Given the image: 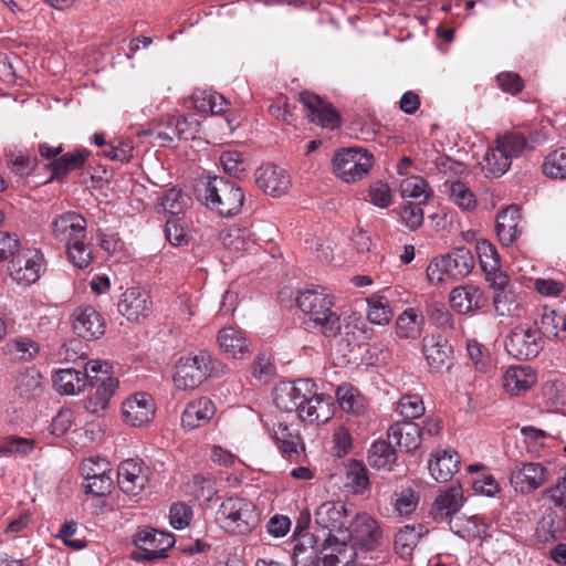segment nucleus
Segmentation results:
<instances>
[{"label":"nucleus","mask_w":566,"mask_h":566,"mask_svg":"<svg viewBox=\"0 0 566 566\" xmlns=\"http://www.w3.org/2000/svg\"><path fill=\"white\" fill-rule=\"evenodd\" d=\"M113 484L114 483L111 473H106L99 476H94L92 479H86L84 488L86 493H90L94 496H105L111 493Z\"/></svg>","instance_id":"680f3d73"},{"label":"nucleus","mask_w":566,"mask_h":566,"mask_svg":"<svg viewBox=\"0 0 566 566\" xmlns=\"http://www.w3.org/2000/svg\"><path fill=\"white\" fill-rule=\"evenodd\" d=\"M150 475V468L144 461L126 459L118 465L117 483L124 493L137 495L146 488Z\"/></svg>","instance_id":"f8f14e48"},{"label":"nucleus","mask_w":566,"mask_h":566,"mask_svg":"<svg viewBox=\"0 0 566 566\" xmlns=\"http://www.w3.org/2000/svg\"><path fill=\"white\" fill-rule=\"evenodd\" d=\"M35 446L34 439H27L18 436H8L0 442V454L10 457H24L29 454Z\"/></svg>","instance_id":"09e8293b"},{"label":"nucleus","mask_w":566,"mask_h":566,"mask_svg":"<svg viewBox=\"0 0 566 566\" xmlns=\"http://www.w3.org/2000/svg\"><path fill=\"white\" fill-rule=\"evenodd\" d=\"M446 186L448 187L450 200L459 208L463 210H471L475 207V197L465 184L454 181Z\"/></svg>","instance_id":"3c124183"},{"label":"nucleus","mask_w":566,"mask_h":566,"mask_svg":"<svg viewBox=\"0 0 566 566\" xmlns=\"http://www.w3.org/2000/svg\"><path fill=\"white\" fill-rule=\"evenodd\" d=\"M155 415L153 398L145 392H137L126 399L122 407V416L126 423L140 427L151 421Z\"/></svg>","instance_id":"f3484780"},{"label":"nucleus","mask_w":566,"mask_h":566,"mask_svg":"<svg viewBox=\"0 0 566 566\" xmlns=\"http://www.w3.org/2000/svg\"><path fill=\"white\" fill-rule=\"evenodd\" d=\"M493 306L500 316H513L518 312L521 306L518 294L514 287L494 292Z\"/></svg>","instance_id":"a18cd8bd"},{"label":"nucleus","mask_w":566,"mask_h":566,"mask_svg":"<svg viewBox=\"0 0 566 566\" xmlns=\"http://www.w3.org/2000/svg\"><path fill=\"white\" fill-rule=\"evenodd\" d=\"M348 533L350 534L348 545L354 547L355 551L357 546L365 551H371L381 541V531L376 520L367 513L353 514Z\"/></svg>","instance_id":"9b49d317"},{"label":"nucleus","mask_w":566,"mask_h":566,"mask_svg":"<svg viewBox=\"0 0 566 566\" xmlns=\"http://www.w3.org/2000/svg\"><path fill=\"white\" fill-rule=\"evenodd\" d=\"M216 413L214 403L207 397H200L187 403L181 415V426L187 430L207 424Z\"/></svg>","instance_id":"393cba45"},{"label":"nucleus","mask_w":566,"mask_h":566,"mask_svg":"<svg viewBox=\"0 0 566 566\" xmlns=\"http://www.w3.org/2000/svg\"><path fill=\"white\" fill-rule=\"evenodd\" d=\"M424 326L423 315L413 307L406 308L396 319V335L401 339H417Z\"/></svg>","instance_id":"2f4dec72"},{"label":"nucleus","mask_w":566,"mask_h":566,"mask_svg":"<svg viewBox=\"0 0 566 566\" xmlns=\"http://www.w3.org/2000/svg\"><path fill=\"white\" fill-rule=\"evenodd\" d=\"M460 459L451 450H438L429 460L428 469L431 476L438 482H447L458 471Z\"/></svg>","instance_id":"c85d7f7f"},{"label":"nucleus","mask_w":566,"mask_h":566,"mask_svg":"<svg viewBox=\"0 0 566 566\" xmlns=\"http://www.w3.org/2000/svg\"><path fill=\"white\" fill-rule=\"evenodd\" d=\"M81 470L84 480L112 472L109 462L102 458L86 459L83 461Z\"/></svg>","instance_id":"774afa93"},{"label":"nucleus","mask_w":566,"mask_h":566,"mask_svg":"<svg viewBox=\"0 0 566 566\" xmlns=\"http://www.w3.org/2000/svg\"><path fill=\"white\" fill-rule=\"evenodd\" d=\"M422 352L431 368L438 371L449 368L452 349L441 335L431 334L423 337Z\"/></svg>","instance_id":"b1692460"},{"label":"nucleus","mask_w":566,"mask_h":566,"mask_svg":"<svg viewBox=\"0 0 566 566\" xmlns=\"http://www.w3.org/2000/svg\"><path fill=\"white\" fill-rule=\"evenodd\" d=\"M86 239L76 240L66 247L69 260L78 269L87 268L93 260L92 248Z\"/></svg>","instance_id":"603ef678"},{"label":"nucleus","mask_w":566,"mask_h":566,"mask_svg":"<svg viewBox=\"0 0 566 566\" xmlns=\"http://www.w3.org/2000/svg\"><path fill=\"white\" fill-rule=\"evenodd\" d=\"M387 439L407 452L418 449L421 444L422 430L418 423L396 422L391 424L387 432Z\"/></svg>","instance_id":"a878e982"},{"label":"nucleus","mask_w":566,"mask_h":566,"mask_svg":"<svg viewBox=\"0 0 566 566\" xmlns=\"http://www.w3.org/2000/svg\"><path fill=\"white\" fill-rule=\"evenodd\" d=\"M133 542L140 551L136 559L156 560L167 556L166 553L174 546L175 538L171 534L151 527H139L134 535Z\"/></svg>","instance_id":"6e6552de"},{"label":"nucleus","mask_w":566,"mask_h":566,"mask_svg":"<svg viewBox=\"0 0 566 566\" xmlns=\"http://www.w3.org/2000/svg\"><path fill=\"white\" fill-rule=\"evenodd\" d=\"M3 353L14 360L31 361L40 353V345L30 337L19 336L4 344Z\"/></svg>","instance_id":"4c0bfd02"},{"label":"nucleus","mask_w":566,"mask_h":566,"mask_svg":"<svg viewBox=\"0 0 566 566\" xmlns=\"http://www.w3.org/2000/svg\"><path fill=\"white\" fill-rule=\"evenodd\" d=\"M542 336L557 337L560 339L566 338V315L544 307L541 315L539 328H537Z\"/></svg>","instance_id":"ea45409f"},{"label":"nucleus","mask_w":566,"mask_h":566,"mask_svg":"<svg viewBox=\"0 0 566 566\" xmlns=\"http://www.w3.org/2000/svg\"><path fill=\"white\" fill-rule=\"evenodd\" d=\"M463 489L460 484H452L441 492L434 500L431 515L436 522L453 524L452 515L463 506Z\"/></svg>","instance_id":"dca6fc26"},{"label":"nucleus","mask_w":566,"mask_h":566,"mask_svg":"<svg viewBox=\"0 0 566 566\" xmlns=\"http://www.w3.org/2000/svg\"><path fill=\"white\" fill-rule=\"evenodd\" d=\"M368 197L369 201L379 208H387L391 203L390 188L381 180L370 185Z\"/></svg>","instance_id":"0e129e2a"},{"label":"nucleus","mask_w":566,"mask_h":566,"mask_svg":"<svg viewBox=\"0 0 566 566\" xmlns=\"http://www.w3.org/2000/svg\"><path fill=\"white\" fill-rule=\"evenodd\" d=\"M111 366L102 360H88L84 367V376L91 385L101 384L109 375Z\"/></svg>","instance_id":"bf43d9fd"},{"label":"nucleus","mask_w":566,"mask_h":566,"mask_svg":"<svg viewBox=\"0 0 566 566\" xmlns=\"http://www.w3.org/2000/svg\"><path fill=\"white\" fill-rule=\"evenodd\" d=\"M255 182L272 197L285 195L291 187V178L286 170L273 164L262 165L256 169Z\"/></svg>","instance_id":"2eb2a0df"},{"label":"nucleus","mask_w":566,"mask_h":566,"mask_svg":"<svg viewBox=\"0 0 566 566\" xmlns=\"http://www.w3.org/2000/svg\"><path fill=\"white\" fill-rule=\"evenodd\" d=\"M544 348V339L537 328L526 325L515 326L505 338V349L518 360H528L538 356Z\"/></svg>","instance_id":"0eeeda50"},{"label":"nucleus","mask_w":566,"mask_h":566,"mask_svg":"<svg viewBox=\"0 0 566 566\" xmlns=\"http://www.w3.org/2000/svg\"><path fill=\"white\" fill-rule=\"evenodd\" d=\"M509 157L504 155L501 147L494 142V146L490 147L481 161L482 170L489 177H501L511 167Z\"/></svg>","instance_id":"a19ab883"},{"label":"nucleus","mask_w":566,"mask_h":566,"mask_svg":"<svg viewBox=\"0 0 566 566\" xmlns=\"http://www.w3.org/2000/svg\"><path fill=\"white\" fill-rule=\"evenodd\" d=\"M296 303L307 317L304 321L306 329H315L329 338L339 335L340 317L332 310L334 297L327 293L326 287L316 286L301 292Z\"/></svg>","instance_id":"f03ea898"},{"label":"nucleus","mask_w":566,"mask_h":566,"mask_svg":"<svg viewBox=\"0 0 566 566\" xmlns=\"http://www.w3.org/2000/svg\"><path fill=\"white\" fill-rule=\"evenodd\" d=\"M86 219L74 211L56 216L51 224L53 238L64 245L76 240L86 239Z\"/></svg>","instance_id":"ddd939ff"},{"label":"nucleus","mask_w":566,"mask_h":566,"mask_svg":"<svg viewBox=\"0 0 566 566\" xmlns=\"http://www.w3.org/2000/svg\"><path fill=\"white\" fill-rule=\"evenodd\" d=\"M153 311V302L147 291L140 287L127 289L118 302V312L128 321L139 322Z\"/></svg>","instance_id":"4468645a"},{"label":"nucleus","mask_w":566,"mask_h":566,"mask_svg":"<svg viewBox=\"0 0 566 566\" xmlns=\"http://www.w3.org/2000/svg\"><path fill=\"white\" fill-rule=\"evenodd\" d=\"M339 408L354 416H363L367 409V399L350 384H342L336 389Z\"/></svg>","instance_id":"473e14b6"},{"label":"nucleus","mask_w":566,"mask_h":566,"mask_svg":"<svg viewBox=\"0 0 566 566\" xmlns=\"http://www.w3.org/2000/svg\"><path fill=\"white\" fill-rule=\"evenodd\" d=\"M353 514V510H348L340 501L325 502L318 506L315 523L323 531L321 535L323 551L343 549L344 558L357 556L354 547L348 545L350 538L348 525Z\"/></svg>","instance_id":"f257e3e1"},{"label":"nucleus","mask_w":566,"mask_h":566,"mask_svg":"<svg viewBox=\"0 0 566 566\" xmlns=\"http://www.w3.org/2000/svg\"><path fill=\"white\" fill-rule=\"evenodd\" d=\"M217 520L228 533L242 535L258 525L259 513L251 501L243 497H229L221 503Z\"/></svg>","instance_id":"39448f33"},{"label":"nucleus","mask_w":566,"mask_h":566,"mask_svg":"<svg viewBox=\"0 0 566 566\" xmlns=\"http://www.w3.org/2000/svg\"><path fill=\"white\" fill-rule=\"evenodd\" d=\"M84 374L75 368L60 369L53 375V385L60 394L75 395L86 386Z\"/></svg>","instance_id":"e433bc0d"},{"label":"nucleus","mask_w":566,"mask_h":566,"mask_svg":"<svg viewBox=\"0 0 566 566\" xmlns=\"http://www.w3.org/2000/svg\"><path fill=\"white\" fill-rule=\"evenodd\" d=\"M9 272L18 284L35 283L44 272L43 254L38 250H19L10 261Z\"/></svg>","instance_id":"1a4fd4ad"},{"label":"nucleus","mask_w":566,"mask_h":566,"mask_svg":"<svg viewBox=\"0 0 566 566\" xmlns=\"http://www.w3.org/2000/svg\"><path fill=\"white\" fill-rule=\"evenodd\" d=\"M535 381L536 375L534 370L527 366L510 367L503 377L505 390L513 396L525 392Z\"/></svg>","instance_id":"7c9ffc66"},{"label":"nucleus","mask_w":566,"mask_h":566,"mask_svg":"<svg viewBox=\"0 0 566 566\" xmlns=\"http://www.w3.org/2000/svg\"><path fill=\"white\" fill-rule=\"evenodd\" d=\"M170 524L176 530L187 527L192 518V510L185 503H176L170 507Z\"/></svg>","instance_id":"69168bd1"},{"label":"nucleus","mask_w":566,"mask_h":566,"mask_svg":"<svg viewBox=\"0 0 566 566\" xmlns=\"http://www.w3.org/2000/svg\"><path fill=\"white\" fill-rule=\"evenodd\" d=\"M538 134H531L528 137L522 132L511 130L502 135H497L495 142L502 151L509 157L510 163L521 157L525 151L531 150V143L537 142Z\"/></svg>","instance_id":"cd10ccee"},{"label":"nucleus","mask_w":566,"mask_h":566,"mask_svg":"<svg viewBox=\"0 0 566 566\" xmlns=\"http://www.w3.org/2000/svg\"><path fill=\"white\" fill-rule=\"evenodd\" d=\"M400 193L403 198H411L419 205L427 203L432 196L428 182L419 176L405 178L400 184Z\"/></svg>","instance_id":"79ce46f5"},{"label":"nucleus","mask_w":566,"mask_h":566,"mask_svg":"<svg viewBox=\"0 0 566 566\" xmlns=\"http://www.w3.org/2000/svg\"><path fill=\"white\" fill-rule=\"evenodd\" d=\"M14 389L21 397H35L42 391V376L35 369L28 368L15 378Z\"/></svg>","instance_id":"c03bdc74"},{"label":"nucleus","mask_w":566,"mask_h":566,"mask_svg":"<svg viewBox=\"0 0 566 566\" xmlns=\"http://www.w3.org/2000/svg\"><path fill=\"white\" fill-rule=\"evenodd\" d=\"M472 489L476 494L492 497L496 495L501 488L495 478L491 474H482L471 482Z\"/></svg>","instance_id":"338daca9"},{"label":"nucleus","mask_w":566,"mask_h":566,"mask_svg":"<svg viewBox=\"0 0 566 566\" xmlns=\"http://www.w3.org/2000/svg\"><path fill=\"white\" fill-rule=\"evenodd\" d=\"M480 263L484 272L496 270L500 265L496 249L489 241L479 242L476 245Z\"/></svg>","instance_id":"052dcab7"},{"label":"nucleus","mask_w":566,"mask_h":566,"mask_svg":"<svg viewBox=\"0 0 566 566\" xmlns=\"http://www.w3.org/2000/svg\"><path fill=\"white\" fill-rule=\"evenodd\" d=\"M222 369L221 363L209 352L199 350L178 360L172 380L177 389H193L208 377L221 375Z\"/></svg>","instance_id":"20e7f679"},{"label":"nucleus","mask_w":566,"mask_h":566,"mask_svg":"<svg viewBox=\"0 0 566 566\" xmlns=\"http://www.w3.org/2000/svg\"><path fill=\"white\" fill-rule=\"evenodd\" d=\"M217 342L220 349L232 358H242L249 350L243 333L232 326L219 331Z\"/></svg>","instance_id":"72a5a7b5"},{"label":"nucleus","mask_w":566,"mask_h":566,"mask_svg":"<svg viewBox=\"0 0 566 566\" xmlns=\"http://www.w3.org/2000/svg\"><path fill=\"white\" fill-rule=\"evenodd\" d=\"M300 101L308 111L312 122L325 128L334 129L339 124V115L331 104L325 103L318 95L310 92L300 94Z\"/></svg>","instance_id":"6ab92c4d"},{"label":"nucleus","mask_w":566,"mask_h":566,"mask_svg":"<svg viewBox=\"0 0 566 566\" xmlns=\"http://www.w3.org/2000/svg\"><path fill=\"white\" fill-rule=\"evenodd\" d=\"M485 524L478 515L467 518L464 525H459L458 521L451 524L450 528L462 538L471 539L481 536Z\"/></svg>","instance_id":"6e6d98bb"},{"label":"nucleus","mask_w":566,"mask_h":566,"mask_svg":"<svg viewBox=\"0 0 566 566\" xmlns=\"http://www.w3.org/2000/svg\"><path fill=\"white\" fill-rule=\"evenodd\" d=\"M86 151H77L76 154H65L57 159H54L50 166L52 167L53 179H61L71 170L82 168L85 159Z\"/></svg>","instance_id":"49530a36"},{"label":"nucleus","mask_w":566,"mask_h":566,"mask_svg":"<svg viewBox=\"0 0 566 566\" xmlns=\"http://www.w3.org/2000/svg\"><path fill=\"white\" fill-rule=\"evenodd\" d=\"M197 191L205 206L221 217L235 216L244 202L241 188L234 181L220 176L210 177Z\"/></svg>","instance_id":"7ed1b4c3"},{"label":"nucleus","mask_w":566,"mask_h":566,"mask_svg":"<svg viewBox=\"0 0 566 566\" xmlns=\"http://www.w3.org/2000/svg\"><path fill=\"white\" fill-rule=\"evenodd\" d=\"M401 222L411 231H416L423 223V210L419 203H406L400 208Z\"/></svg>","instance_id":"13d9d810"},{"label":"nucleus","mask_w":566,"mask_h":566,"mask_svg":"<svg viewBox=\"0 0 566 566\" xmlns=\"http://www.w3.org/2000/svg\"><path fill=\"white\" fill-rule=\"evenodd\" d=\"M313 387L315 384L311 379L280 382L274 388V403L281 411L297 413L302 403L313 396Z\"/></svg>","instance_id":"9d476101"},{"label":"nucleus","mask_w":566,"mask_h":566,"mask_svg":"<svg viewBox=\"0 0 566 566\" xmlns=\"http://www.w3.org/2000/svg\"><path fill=\"white\" fill-rule=\"evenodd\" d=\"M73 329L82 338L96 339L104 334L105 323L93 306H78L73 312Z\"/></svg>","instance_id":"a211bd4d"},{"label":"nucleus","mask_w":566,"mask_h":566,"mask_svg":"<svg viewBox=\"0 0 566 566\" xmlns=\"http://www.w3.org/2000/svg\"><path fill=\"white\" fill-rule=\"evenodd\" d=\"M334 415V408L331 397L316 392V386L313 387V396L308 397L297 411L298 418L307 423H325Z\"/></svg>","instance_id":"412c9836"},{"label":"nucleus","mask_w":566,"mask_h":566,"mask_svg":"<svg viewBox=\"0 0 566 566\" xmlns=\"http://www.w3.org/2000/svg\"><path fill=\"white\" fill-rule=\"evenodd\" d=\"M188 201V197L181 192V190H177L171 188L165 192L161 197L160 206L163 209L172 214L177 216L182 212Z\"/></svg>","instance_id":"5fc2aeb1"},{"label":"nucleus","mask_w":566,"mask_h":566,"mask_svg":"<svg viewBox=\"0 0 566 566\" xmlns=\"http://www.w3.org/2000/svg\"><path fill=\"white\" fill-rule=\"evenodd\" d=\"M367 461L374 469L391 471L397 461L392 442L389 439L375 441L368 451Z\"/></svg>","instance_id":"f704fd0d"},{"label":"nucleus","mask_w":566,"mask_h":566,"mask_svg":"<svg viewBox=\"0 0 566 566\" xmlns=\"http://www.w3.org/2000/svg\"><path fill=\"white\" fill-rule=\"evenodd\" d=\"M547 480V470L539 463H524L512 471L510 481L516 491L531 493Z\"/></svg>","instance_id":"aec40b11"},{"label":"nucleus","mask_w":566,"mask_h":566,"mask_svg":"<svg viewBox=\"0 0 566 566\" xmlns=\"http://www.w3.org/2000/svg\"><path fill=\"white\" fill-rule=\"evenodd\" d=\"M447 275L453 279H463L469 275L475 264L471 251L464 247L455 248L450 253L441 256Z\"/></svg>","instance_id":"bb28decb"},{"label":"nucleus","mask_w":566,"mask_h":566,"mask_svg":"<svg viewBox=\"0 0 566 566\" xmlns=\"http://www.w3.org/2000/svg\"><path fill=\"white\" fill-rule=\"evenodd\" d=\"M406 420H412L424 413V405L419 395H403L396 409Z\"/></svg>","instance_id":"864d4df0"},{"label":"nucleus","mask_w":566,"mask_h":566,"mask_svg":"<svg viewBox=\"0 0 566 566\" xmlns=\"http://www.w3.org/2000/svg\"><path fill=\"white\" fill-rule=\"evenodd\" d=\"M133 144L129 140H118L117 144H108L103 149V155L112 160L127 163L133 157Z\"/></svg>","instance_id":"e2e57ef3"},{"label":"nucleus","mask_w":566,"mask_h":566,"mask_svg":"<svg viewBox=\"0 0 566 566\" xmlns=\"http://www.w3.org/2000/svg\"><path fill=\"white\" fill-rule=\"evenodd\" d=\"M424 533L421 525H406L400 528L395 537L394 547L396 553L405 559L411 558L413 549Z\"/></svg>","instance_id":"58836bf2"},{"label":"nucleus","mask_w":566,"mask_h":566,"mask_svg":"<svg viewBox=\"0 0 566 566\" xmlns=\"http://www.w3.org/2000/svg\"><path fill=\"white\" fill-rule=\"evenodd\" d=\"M367 317L370 323L376 325H386L391 319V310L389 301L384 296H371L368 298Z\"/></svg>","instance_id":"8fccbe9b"},{"label":"nucleus","mask_w":566,"mask_h":566,"mask_svg":"<svg viewBox=\"0 0 566 566\" xmlns=\"http://www.w3.org/2000/svg\"><path fill=\"white\" fill-rule=\"evenodd\" d=\"M427 314L439 327L443 329L453 328V316L443 303L429 302Z\"/></svg>","instance_id":"4d7b16f0"},{"label":"nucleus","mask_w":566,"mask_h":566,"mask_svg":"<svg viewBox=\"0 0 566 566\" xmlns=\"http://www.w3.org/2000/svg\"><path fill=\"white\" fill-rule=\"evenodd\" d=\"M118 380L114 377H106L101 384L92 385L95 391L84 402L86 411L99 416L108 407L111 397L118 387Z\"/></svg>","instance_id":"c756f323"},{"label":"nucleus","mask_w":566,"mask_h":566,"mask_svg":"<svg viewBox=\"0 0 566 566\" xmlns=\"http://www.w3.org/2000/svg\"><path fill=\"white\" fill-rule=\"evenodd\" d=\"M374 157L363 148L340 149L333 157V171L345 182L363 179L370 170Z\"/></svg>","instance_id":"423d86ee"},{"label":"nucleus","mask_w":566,"mask_h":566,"mask_svg":"<svg viewBox=\"0 0 566 566\" xmlns=\"http://www.w3.org/2000/svg\"><path fill=\"white\" fill-rule=\"evenodd\" d=\"M449 302L455 312L467 314L482 308L488 300L480 287L473 284H465L451 290Z\"/></svg>","instance_id":"4be33fe9"},{"label":"nucleus","mask_w":566,"mask_h":566,"mask_svg":"<svg viewBox=\"0 0 566 566\" xmlns=\"http://www.w3.org/2000/svg\"><path fill=\"white\" fill-rule=\"evenodd\" d=\"M521 210L517 206H510L502 210L496 218V233L502 245H512L521 235Z\"/></svg>","instance_id":"5701e85b"},{"label":"nucleus","mask_w":566,"mask_h":566,"mask_svg":"<svg viewBox=\"0 0 566 566\" xmlns=\"http://www.w3.org/2000/svg\"><path fill=\"white\" fill-rule=\"evenodd\" d=\"M345 486L355 494H361L369 486L368 471L365 464L357 460H352L346 469Z\"/></svg>","instance_id":"37998d69"},{"label":"nucleus","mask_w":566,"mask_h":566,"mask_svg":"<svg viewBox=\"0 0 566 566\" xmlns=\"http://www.w3.org/2000/svg\"><path fill=\"white\" fill-rule=\"evenodd\" d=\"M543 172L553 179H566V148L549 153L543 163Z\"/></svg>","instance_id":"de8ad7c7"},{"label":"nucleus","mask_w":566,"mask_h":566,"mask_svg":"<svg viewBox=\"0 0 566 566\" xmlns=\"http://www.w3.org/2000/svg\"><path fill=\"white\" fill-rule=\"evenodd\" d=\"M321 535L317 534L314 536H303L302 541L296 543L293 547V558L295 566H312L318 557L317 553L321 552L325 554L327 551H323Z\"/></svg>","instance_id":"c9c22d12"}]
</instances>
